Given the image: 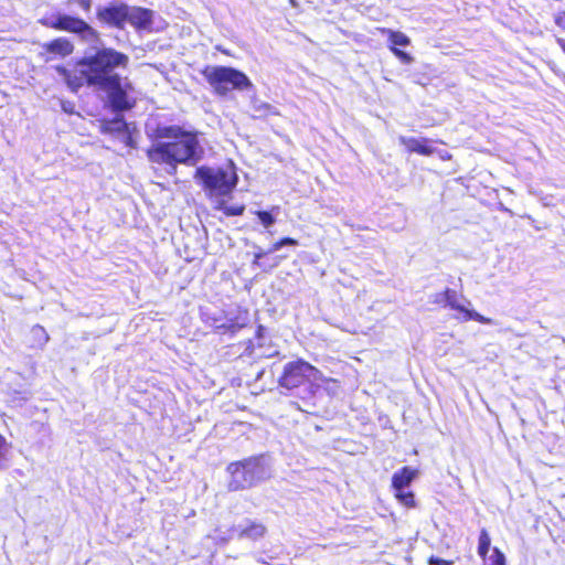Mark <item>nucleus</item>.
<instances>
[{
	"label": "nucleus",
	"instance_id": "1",
	"mask_svg": "<svg viewBox=\"0 0 565 565\" xmlns=\"http://www.w3.org/2000/svg\"><path fill=\"white\" fill-rule=\"evenodd\" d=\"M129 55L114 47H99L94 54L77 61L78 72H72L64 66H57L56 72L64 78L66 85L77 92L84 85L106 94L107 103L115 113L128 111L136 106L131 96L134 85L127 77L115 73L129 66Z\"/></svg>",
	"mask_w": 565,
	"mask_h": 565
},
{
	"label": "nucleus",
	"instance_id": "2",
	"mask_svg": "<svg viewBox=\"0 0 565 565\" xmlns=\"http://www.w3.org/2000/svg\"><path fill=\"white\" fill-rule=\"evenodd\" d=\"M153 136L157 141L146 150L147 158L153 164L168 167L172 175L179 164L195 166L203 158L196 130H186L180 125L158 126Z\"/></svg>",
	"mask_w": 565,
	"mask_h": 565
},
{
	"label": "nucleus",
	"instance_id": "3",
	"mask_svg": "<svg viewBox=\"0 0 565 565\" xmlns=\"http://www.w3.org/2000/svg\"><path fill=\"white\" fill-rule=\"evenodd\" d=\"M200 73L213 93L221 97L234 90H247L253 86L244 72L231 66L205 65Z\"/></svg>",
	"mask_w": 565,
	"mask_h": 565
},
{
	"label": "nucleus",
	"instance_id": "4",
	"mask_svg": "<svg viewBox=\"0 0 565 565\" xmlns=\"http://www.w3.org/2000/svg\"><path fill=\"white\" fill-rule=\"evenodd\" d=\"M194 178L201 183L209 198L230 195L238 181L234 167L211 168L201 166L196 168Z\"/></svg>",
	"mask_w": 565,
	"mask_h": 565
},
{
	"label": "nucleus",
	"instance_id": "5",
	"mask_svg": "<svg viewBox=\"0 0 565 565\" xmlns=\"http://www.w3.org/2000/svg\"><path fill=\"white\" fill-rule=\"evenodd\" d=\"M321 372L303 359L287 362L278 377V385L287 391L309 388L320 380Z\"/></svg>",
	"mask_w": 565,
	"mask_h": 565
},
{
	"label": "nucleus",
	"instance_id": "6",
	"mask_svg": "<svg viewBox=\"0 0 565 565\" xmlns=\"http://www.w3.org/2000/svg\"><path fill=\"white\" fill-rule=\"evenodd\" d=\"M259 468L257 458L253 457L231 462L227 466V471L231 473L228 489L239 491L256 484L259 480Z\"/></svg>",
	"mask_w": 565,
	"mask_h": 565
},
{
	"label": "nucleus",
	"instance_id": "7",
	"mask_svg": "<svg viewBox=\"0 0 565 565\" xmlns=\"http://www.w3.org/2000/svg\"><path fill=\"white\" fill-rule=\"evenodd\" d=\"M51 29L65 31L81 35L83 39L92 41L99 40V33L81 18L67 14H60L51 22L46 23Z\"/></svg>",
	"mask_w": 565,
	"mask_h": 565
},
{
	"label": "nucleus",
	"instance_id": "8",
	"mask_svg": "<svg viewBox=\"0 0 565 565\" xmlns=\"http://www.w3.org/2000/svg\"><path fill=\"white\" fill-rule=\"evenodd\" d=\"M444 300H445V307H448L449 309L457 311L460 316H456V318L460 321H477L482 324H490L492 323V320L490 318H487L477 311L469 309L468 307L463 306L460 300H465L468 305H470V301L466 300L462 294L446 288L443 291Z\"/></svg>",
	"mask_w": 565,
	"mask_h": 565
},
{
	"label": "nucleus",
	"instance_id": "9",
	"mask_svg": "<svg viewBox=\"0 0 565 565\" xmlns=\"http://www.w3.org/2000/svg\"><path fill=\"white\" fill-rule=\"evenodd\" d=\"M127 11L128 6L126 3L111 2L98 8L96 17L103 24L122 30L127 23Z\"/></svg>",
	"mask_w": 565,
	"mask_h": 565
},
{
	"label": "nucleus",
	"instance_id": "10",
	"mask_svg": "<svg viewBox=\"0 0 565 565\" xmlns=\"http://www.w3.org/2000/svg\"><path fill=\"white\" fill-rule=\"evenodd\" d=\"M491 547V536L487 529H481L478 536L477 552L479 557L483 562H488V565H507V558L504 553L497 546L492 548V553L488 556Z\"/></svg>",
	"mask_w": 565,
	"mask_h": 565
},
{
	"label": "nucleus",
	"instance_id": "11",
	"mask_svg": "<svg viewBox=\"0 0 565 565\" xmlns=\"http://www.w3.org/2000/svg\"><path fill=\"white\" fill-rule=\"evenodd\" d=\"M152 21L153 13L150 9L128 6L127 23H129L137 31L150 29Z\"/></svg>",
	"mask_w": 565,
	"mask_h": 565
},
{
	"label": "nucleus",
	"instance_id": "12",
	"mask_svg": "<svg viewBox=\"0 0 565 565\" xmlns=\"http://www.w3.org/2000/svg\"><path fill=\"white\" fill-rule=\"evenodd\" d=\"M43 51L47 55L46 61L55 57H65L74 52L73 43L66 38H56L43 44Z\"/></svg>",
	"mask_w": 565,
	"mask_h": 565
},
{
	"label": "nucleus",
	"instance_id": "13",
	"mask_svg": "<svg viewBox=\"0 0 565 565\" xmlns=\"http://www.w3.org/2000/svg\"><path fill=\"white\" fill-rule=\"evenodd\" d=\"M399 142L409 153H418L420 156H430L435 152L433 141L428 138L416 139L413 137H401Z\"/></svg>",
	"mask_w": 565,
	"mask_h": 565
},
{
	"label": "nucleus",
	"instance_id": "14",
	"mask_svg": "<svg viewBox=\"0 0 565 565\" xmlns=\"http://www.w3.org/2000/svg\"><path fill=\"white\" fill-rule=\"evenodd\" d=\"M297 245H298V241L296 238L288 237V236L282 237V238L276 241L271 245V247H270V249L268 252L259 250V252L255 253L252 264L254 266L263 268L264 270H269V269L274 268L277 265V263H274V264L269 265L267 268L263 267L262 259L268 253L276 252V250L280 249L282 246H297Z\"/></svg>",
	"mask_w": 565,
	"mask_h": 565
},
{
	"label": "nucleus",
	"instance_id": "15",
	"mask_svg": "<svg viewBox=\"0 0 565 565\" xmlns=\"http://www.w3.org/2000/svg\"><path fill=\"white\" fill-rule=\"evenodd\" d=\"M418 471L411 467H403L392 476V488L394 491L408 489L413 480L417 477Z\"/></svg>",
	"mask_w": 565,
	"mask_h": 565
},
{
	"label": "nucleus",
	"instance_id": "16",
	"mask_svg": "<svg viewBox=\"0 0 565 565\" xmlns=\"http://www.w3.org/2000/svg\"><path fill=\"white\" fill-rule=\"evenodd\" d=\"M30 348L32 349H43L46 343L50 341V335L44 329V327L40 324H34L30 329Z\"/></svg>",
	"mask_w": 565,
	"mask_h": 565
},
{
	"label": "nucleus",
	"instance_id": "17",
	"mask_svg": "<svg viewBox=\"0 0 565 565\" xmlns=\"http://www.w3.org/2000/svg\"><path fill=\"white\" fill-rule=\"evenodd\" d=\"M395 499L405 508L414 509L417 505L415 493L409 489L394 491Z\"/></svg>",
	"mask_w": 565,
	"mask_h": 565
},
{
	"label": "nucleus",
	"instance_id": "18",
	"mask_svg": "<svg viewBox=\"0 0 565 565\" xmlns=\"http://www.w3.org/2000/svg\"><path fill=\"white\" fill-rule=\"evenodd\" d=\"M388 42L390 46H408L411 44V39L401 31H388Z\"/></svg>",
	"mask_w": 565,
	"mask_h": 565
},
{
	"label": "nucleus",
	"instance_id": "19",
	"mask_svg": "<svg viewBox=\"0 0 565 565\" xmlns=\"http://www.w3.org/2000/svg\"><path fill=\"white\" fill-rule=\"evenodd\" d=\"M215 209L222 211L226 216H238L245 211V206L243 204L228 206L225 205L224 202H220Z\"/></svg>",
	"mask_w": 565,
	"mask_h": 565
},
{
	"label": "nucleus",
	"instance_id": "20",
	"mask_svg": "<svg viewBox=\"0 0 565 565\" xmlns=\"http://www.w3.org/2000/svg\"><path fill=\"white\" fill-rule=\"evenodd\" d=\"M266 532V527L265 525H263L262 523H250L249 525H247L244 530H243V533H245L246 535H249V536H263Z\"/></svg>",
	"mask_w": 565,
	"mask_h": 565
},
{
	"label": "nucleus",
	"instance_id": "21",
	"mask_svg": "<svg viewBox=\"0 0 565 565\" xmlns=\"http://www.w3.org/2000/svg\"><path fill=\"white\" fill-rule=\"evenodd\" d=\"M255 214L265 228L270 227L276 221L274 215L268 211H256Z\"/></svg>",
	"mask_w": 565,
	"mask_h": 565
},
{
	"label": "nucleus",
	"instance_id": "22",
	"mask_svg": "<svg viewBox=\"0 0 565 565\" xmlns=\"http://www.w3.org/2000/svg\"><path fill=\"white\" fill-rule=\"evenodd\" d=\"M553 22L559 31L565 32V10H558L553 15Z\"/></svg>",
	"mask_w": 565,
	"mask_h": 565
},
{
	"label": "nucleus",
	"instance_id": "23",
	"mask_svg": "<svg viewBox=\"0 0 565 565\" xmlns=\"http://www.w3.org/2000/svg\"><path fill=\"white\" fill-rule=\"evenodd\" d=\"M390 50H391V52H392L396 57H398L402 62H404V63H406V64H408V63H411V62H412V56H411L408 53H406V52H404V51L399 50L398 47L390 46Z\"/></svg>",
	"mask_w": 565,
	"mask_h": 565
},
{
	"label": "nucleus",
	"instance_id": "24",
	"mask_svg": "<svg viewBox=\"0 0 565 565\" xmlns=\"http://www.w3.org/2000/svg\"><path fill=\"white\" fill-rule=\"evenodd\" d=\"M428 565H454V561L451 559H445L435 555H430L427 558Z\"/></svg>",
	"mask_w": 565,
	"mask_h": 565
},
{
	"label": "nucleus",
	"instance_id": "25",
	"mask_svg": "<svg viewBox=\"0 0 565 565\" xmlns=\"http://www.w3.org/2000/svg\"><path fill=\"white\" fill-rule=\"evenodd\" d=\"M109 124L116 125V128H114V130H116V131H121V130L127 129V124L125 122V120L121 117L114 118Z\"/></svg>",
	"mask_w": 565,
	"mask_h": 565
},
{
	"label": "nucleus",
	"instance_id": "26",
	"mask_svg": "<svg viewBox=\"0 0 565 565\" xmlns=\"http://www.w3.org/2000/svg\"><path fill=\"white\" fill-rule=\"evenodd\" d=\"M433 302L435 305H438L440 307H445V300H444V295L443 292H437L434 295V299H433Z\"/></svg>",
	"mask_w": 565,
	"mask_h": 565
},
{
	"label": "nucleus",
	"instance_id": "27",
	"mask_svg": "<svg viewBox=\"0 0 565 565\" xmlns=\"http://www.w3.org/2000/svg\"><path fill=\"white\" fill-rule=\"evenodd\" d=\"M557 45L562 50V52L565 54V39L564 38H556L555 39Z\"/></svg>",
	"mask_w": 565,
	"mask_h": 565
},
{
	"label": "nucleus",
	"instance_id": "28",
	"mask_svg": "<svg viewBox=\"0 0 565 565\" xmlns=\"http://www.w3.org/2000/svg\"><path fill=\"white\" fill-rule=\"evenodd\" d=\"M81 4H82V8H83L85 11H89V10H90V0H82V1H81Z\"/></svg>",
	"mask_w": 565,
	"mask_h": 565
},
{
	"label": "nucleus",
	"instance_id": "29",
	"mask_svg": "<svg viewBox=\"0 0 565 565\" xmlns=\"http://www.w3.org/2000/svg\"><path fill=\"white\" fill-rule=\"evenodd\" d=\"M262 331H263V327H262V326H259V327L257 328V332H256L258 337H260V335H262Z\"/></svg>",
	"mask_w": 565,
	"mask_h": 565
},
{
	"label": "nucleus",
	"instance_id": "30",
	"mask_svg": "<svg viewBox=\"0 0 565 565\" xmlns=\"http://www.w3.org/2000/svg\"><path fill=\"white\" fill-rule=\"evenodd\" d=\"M451 158V154L447 153L446 156L443 157V159H450Z\"/></svg>",
	"mask_w": 565,
	"mask_h": 565
}]
</instances>
